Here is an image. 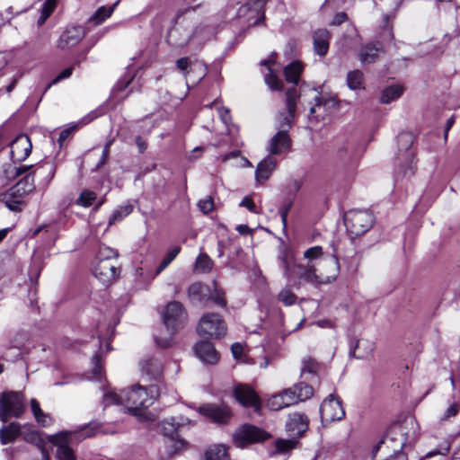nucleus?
Wrapping results in <instances>:
<instances>
[{"instance_id": "1", "label": "nucleus", "mask_w": 460, "mask_h": 460, "mask_svg": "<svg viewBox=\"0 0 460 460\" xmlns=\"http://www.w3.org/2000/svg\"><path fill=\"white\" fill-rule=\"evenodd\" d=\"M160 395V389L156 385L144 387L136 385L128 390H122L119 394L108 392L103 395V404L107 407L111 404L125 405L127 411L139 419H146V409L153 405Z\"/></svg>"}, {"instance_id": "2", "label": "nucleus", "mask_w": 460, "mask_h": 460, "mask_svg": "<svg viewBox=\"0 0 460 460\" xmlns=\"http://www.w3.org/2000/svg\"><path fill=\"white\" fill-rule=\"evenodd\" d=\"M99 429V423L91 421L76 429L61 431L53 436L51 442L57 447L58 458L59 460H76L70 445L95 436Z\"/></svg>"}, {"instance_id": "3", "label": "nucleus", "mask_w": 460, "mask_h": 460, "mask_svg": "<svg viewBox=\"0 0 460 460\" xmlns=\"http://www.w3.org/2000/svg\"><path fill=\"white\" fill-rule=\"evenodd\" d=\"M163 321L168 332V337H155L156 344L161 348H168L172 343V336L181 328L187 321V313L181 303L170 302L163 314Z\"/></svg>"}, {"instance_id": "4", "label": "nucleus", "mask_w": 460, "mask_h": 460, "mask_svg": "<svg viewBox=\"0 0 460 460\" xmlns=\"http://www.w3.org/2000/svg\"><path fill=\"white\" fill-rule=\"evenodd\" d=\"M27 410L24 394L18 391L0 393V421L6 423L10 419H19Z\"/></svg>"}, {"instance_id": "5", "label": "nucleus", "mask_w": 460, "mask_h": 460, "mask_svg": "<svg viewBox=\"0 0 460 460\" xmlns=\"http://www.w3.org/2000/svg\"><path fill=\"white\" fill-rule=\"evenodd\" d=\"M344 221L349 234L359 236L372 227L375 218L367 209H352L345 214Z\"/></svg>"}, {"instance_id": "6", "label": "nucleus", "mask_w": 460, "mask_h": 460, "mask_svg": "<svg viewBox=\"0 0 460 460\" xmlns=\"http://www.w3.org/2000/svg\"><path fill=\"white\" fill-rule=\"evenodd\" d=\"M413 139V135L410 132H402L398 136L396 164L403 174L412 173L415 168L414 151L411 147Z\"/></svg>"}, {"instance_id": "7", "label": "nucleus", "mask_w": 460, "mask_h": 460, "mask_svg": "<svg viewBox=\"0 0 460 460\" xmlns=\"http://www.w3.org/2000/svg\"><path fill=\"white\" fill-rule=\"evenodd\" d=\"M197 332L203 338L218 339L226 334V325L218 314L207 313L200 318Z\"/></svg>"}, {"instance_id": "8", "label": "nucleus", "mask_w": 460, "mask_h": 460, "mask_svg": "<svg viewBox=\"0 0 460 460\" xmlns=\"http://www.w3.org/2000/svg\"><path fill=\"white\" fill-rule=\"evenodd\" d=\"M299 98V94L295 86L288 89L286 93V108L285 111H280L277 115V128L278 131L285 130V132L289 131L292 128V120L295 117L296 111V102Z\"/></svg>"}, {"instance_id": "9", "label": "nucleus", "mask_w": 460, "mask_h": 460, "mask_svg": "<svg viewBox=\"0 0 460 460\" xmlns=\"http://www.w3.org/2000/svg\"><path fill=\"white\" fill-rule=\"evenodd\" d=\"M320 417L323 424L341 420L345 417L341 400L331 394L320 406Z\"/></svg>"}, {"instance_id": "10", "label": "nucleus", "mask_w": 460, "mask_h": 460, "mask_svg": "<svg viewBox=\"0 0 460 460\" xmlns=\"http://www.w3.org/2000/svg\"><path fill=\"white\" fill-rule=\"evenodd\" d=\"M269 434L256 426L245 424L234 434V441L239 447H244L251 443L262 442Z\"/></svg>"}, {"instance_id": "11", "label": "nucleus", "mask_w": 460, "mask_h": 460, "mask_svg": "<svg viewBox=\"0 0 460 460\" xmlns=\"http://www.w3.org/2000/svg\"><path fill=\"white\" fill-rule=\"evenodd\" d=\"M161 429L163 434L168 438L166 441V454L168 456H172L185 447L186 442L175 438L178 423L175 422L174 418L164 420L161 423Z\"/></svg>"}, {"instance_id": "12", "label": "nucleus", "mask_w": 460, "mask_h": 460, "mask_svg": "<svg viewBox=\"0 0 460 460\" xmlns=\"http://www.w3.org/2000/svg\"><path fill=\"white\" fill-rule=\"evenodd\" d=\"M11 157L13 163H21L31 155L32 145L27 135L17 136L11 143Z\"/></svg>"}, {"instance_id": "13", "label": "nucleus", "mask_w": 460, "mask_h": 460, "mask_svg": "<svg viewBox=\"0 0 460 460\" xmlns=\"http://www.w3.org/2000/svg\"><path fill=\"white\" fill-rule=\"evenodd\" d=\"M119 270L113 261H98L93 269L95 278L103 285L111 284L119 276Z\"/></svg>"}, {"instance_id": "14", "label": "nucleus", "mask_w": 460, "mask_h": 460, "mask_svg": "<svg viewBox=\"0 0 460 460\" xmlns=\"http://www.w3.org/2000/svg\"><path fill=\"white\" fill-rule=\"evenodd\" d=\"M85 36V31L82 26L67 27L60 35L57 46L61 50H67L75 47Z\"/></svg>"}, {"instance_id": "15", "label": "nucleus", "mask_w": 460, "mask_h": 460, "mask_svg": "<svg viewBox=\"0 0 460 460\" xmlns=\"http://www.w3.org/2000/svg\"><path fill=\"white\" fill-rule=\"evenodd\" d=\"M199 411L201 415L219 424L226 423L231 417V411L226 405L207 403L200 406Z\"/></svg>"}, {"instance_id": "16", "label": "nucleus", "mask_w": 460, "mask_h": 460, "mask_svg": "<svg viewBox=\"0 0 460 460\" xmlns=\"http://www.w3.org/2000/svg\"><path fill=\"white\" fill-rule=\"evenodd\" d=\"M234 395L236 401L244 407H252L259 411L261 402L255 391L247 385H238L234 389Z\"/></svg>"}, {"instance_id": "17", "label": "nucleus", "mask_w": 460, "mask_h": 460, "mask_svg": "<svg viewBox=\"0 0 460 460\" xmlns=\"http://www.w3.org/2000/svg\"><path fill=\"white\" fill-rule=\"evenodd\" d=\"M309 425L307 416L301 412H294L288 415L286 422V431L290 438H300L306 431Z\"/></svg>"}, {"instance_id": "18", "label": "nucleus", "mask_w": 460, "mask_h": 460, "mask_svg": "<svg viewBox=\"0 0 460 460\" xmlns=\"http://www.w3.org/2000/svg\"><path fill=\"white\" fill-rule=\"evenodd\" d=\"M298 402L296 390L292 387L272 395L268 401V406L272 411H279Z\"/></svg>"}, {"instance_id": "19", "label": "nucleus", "mask_w": 460, "mask_h": 460, "mask_svg": "<svg viewBox=\"0 0 460 460\" xmlns=\"http://www.w3.org/2000/svg\"><path fill=\"white\" fill-rule=\"evenodd\" d=\"M57 171V164L54 161H43L34 165L33 171L31 172L33 178L40 180V185L47 188L53 180Z\"/></svg>"}, {"instance_id": "20", "label": "nucleus", "mask_w": 460, "mask_h": 460, "mask_svg": "<svg viewBox=\"0 0 460 460\" xmlns=\"http://www.w3.org/2000/svg\"><path fill=\"white\" fill-rule=\"evenodd\" d=\"M292 140L288 132L285 130L277 131V133L270 139L267 150L270 155H281L291 149Z\"/></svg>"}, {"instance_id": "21", "label": "nucleus", "mask_w": 460, "mask_h": 460, "mask_svg": "<svg viewBox=\"0 0 460 460\" xmlns=\"http://www.w3.org/2000/svg\"><path fill=\"white\" fill-rule=\"evenodd\" d=\"M1 201L13 212H21L26 206V196L22 191H17L11 187L5 193L2 194Z\"/></svg>"}, {"instance_id": "22", "label": "nucleus", "mask_w": 460, "mask_h": 460, "mask_svg": "<svg viewBox=\"0 0 460 460\" xmlns=\"http://www.w3.org/2000/svg\"><path fill=\"white\" fill-rule=\"evenodd\" d=\"M196 356L204 363L215 364L219 359V355L214 345L209 341H199L194 347Z\"/></svg>"}, {"instance_id": "23", "label": "nucleus", "mask_w": 460, "mask_h": 460, "mask_svg": "<svg viewBox=\"0 0 460 460\" xmlns=\"http://www.w3.org/2000/svg\"><path fill=\"white\" fill-rule=\"evenodd\" d=\"M331 33L326 29H318L313 33L314 51L320 57H324L330 48Z\"/></svg>"}, {"instance_id": "24", "label": "nucleus", "mask_w": 460, "mask_h": 460, "mask_svg": "<svg viewBox=\"0 0 460 460\" xmlns=\"http://www.w3.org/2000/svg\"><path fill=\"white\" fill-rule=\"evenodd\" d=\"M382 49V45L377 43H367L364 45L358 54L360 62L363 65L372 64L378 58V53Z\"/></svg>"}, {"instance_id": "25", "label": "nucleus", "mask_w": 460, "mask_h": 460, "mask_svg": "<svg viewBox=\"0 0 460 460\" xmlns=\"http://www.w3.org/2000/svg\"><path fill=\"white\" fill-rule=\"evenodd\" d=\"M21 424L17 421L3 425L0 429V443L2 445H7L14 442L21 435Z\"/></svg>"}, {"instance_id": "26", "label": "nucleus", "mask_w": 460, "mask_h": 460, "mask_svg": "<svg viewBox=\"0 0 460 460\" xmlns=\"http://www.w3.org/2000/svg\"><path fill=\"white\" fill-rule=\"evenodd\" d=\"M276 167V160L267 156L261 161L256 168L255 178L257 181L262 182L268 180Z\"/></svg>"}, {"instance_id": "27", "label": "nucleus", "mask_w": 460, "mask_h": 460, "mask_svg": "<svg viewBox=\"0 0 460 460\" xmlns=\"http://www.w3.org/2000/svg\"><path fill=\"white\" fill-rule=\"evenodd\" d=\"M142 374L150 379L157 380L163 373V366L160 361L155 358H148L141 364Z\"/></svg>"}, {"instance_id": "28", "label": "nucleus", "mask_w": 460, "mask_h": 460, "mask_svg": "<svg viewBox=\"0 0 460 460\" xmlns=\"http://www.w3.org/2000/svg\"><path fill=\"white\" fill-rule=\"evenodd\" d=\"M188 295L193 303H203L208 295V288L199 282H195L189 287Z\"/></svg>"}, {"instance_id": "29", "label": "nucleus", "mask_w": 460, "mask_h": 460, "mask_svg": "<svg viewBox=\"0 0 460 460\" xmlns=\"http://www.w3.org/2000/svg\"><path fill=\"white\" fill-rule=\"evenodd\" d=\"M347 85L352 91L364 90L365 81L362 71L356 69L347 74Z\"/></svg>"}, {"instance_id": "30", "label": "nucleus", "mask_w": 460, "mask_h": 460, "mask_svg": "<svg viewBox=\"0 0 460 460\" xmlns=\"http://www.w3.org/2000/svg\"><path fill=\"white\" fill-rule=\"evenodd\" d=\"M303 66L299 61H293L284 68V75L288 83L297 84Z\"/></svg>"}, {"instance_id": "31", "label": "nucleus", "mask_w": 460, "mask_h": 460, "mask_svg": "<svg viewBox=\"0 0 460 460\" xmlns=\"http://www.w3.org/2000/svg\"><path fill=\"white\" fill-rule=\"evenodd\" d=\"M403 93V88L398 84H393L385 87L380 96V102L388 104L398 99Z\"/></svg>"}, {"instance_id": "32", "label": "nucleus", "mask_w": 460, "mask_h": 460, "mask_svg": "<svg viewBox=\"0 0 460 460\" xmlns=\"http://www.w3.org/2000/svg\"><path fill=\"white\" fill-rule=\"evenodd\" d=\"M31 411L34 415L36 421L42 427H47L51 423V418L49 414L45 413L36 399H31L30 402Z\"/></svg>"}, {"instance_id": "33", "label": "nucleus", "mask_w": 460, "mask_h": 460, "mask_svg": "<svg viewBox=\"0 0 460 460\" xmlns=\"http://www.w3.org/2000/svg\"><path fill=\"white\" fill-rule=\"evenodd\" d=\"M118 2L108 7H99L95 11V13L90 17L89 22H93L94 25H99L102 23L106 19H108L112 14Z\"/></svg>"}, {"instance_id": "34", "label": "nucleus", "mask_w": 460, "mask_h": 460, "mask_svg": "<svg viewBox=\"0 0 460 460\" xmlns=\"http://www.w3.org/2000/svg\"><path fill=\"white\" fill-rule=\"evenodd\" d=\"M206 460H229L227 448L224 445H214L205 453Z\"/></svg>"}, {"instance_id": "35", "label": "nucleus", "mask_w": 460, "mask_h": 460, "mask_svg": "<svg viewBox=\"0 0 460 460\" xmlns=\"http://www.w3.org/2000/svg\"><path fill=\"white\" fill-rule=\"evenodd\" d=\"M296 271L299 279L302 280H305L309 283H314L317 280V275L315 274V269L314 265H297L296 267Z\"/></svg>"}, {"instance_id": "36", "label": "nucleus", "mask_w": 460, "mask_h": 460, "mask_svg": "<svg viewBox=\"0 0 460 460\" xmlns=\"http://www.w3.org/2000/svg\"><path fill=\"white\" fill-rule=\"evenodd\" d=\"M13 187H14L17 191H22V194H24V196L27 197V195L32 192L35 189L32 174L29 172Z\"/></svg>"}, {"instance_id": "37", "label": "nucleus", "mask_w": 460, "mask_h": 460, "mask_svg": "<svg viewBox=\"0 0 460 460\" xmlns=\"http://www.w3.org/2000/svg\"><path fill=\"white\" fill-rule=\"evenodd\" d=\"M264 82L272 91H281L283 89V83L278 77L272 67L267 68V73L264 74Z\"/></svg>"}, {"instance_id": "38", "label": "nucleus", "mask_w": 460, "mask_h": 460, "mask_svg": "<svg viewBox=\"0 0 460 460\" xmlns=\"http://www.w3.org/2000/svg\"><path fill=\"white\" fill-rule=\"evenodd\" d=\"M57 6V0H46L40 8V16L38 19V25L41 26L51 15Z\"/></svg>"}, {"instance_id": "39", "label": "nucleus", "mask_w": 460, "mask_h": 460, "mask_svg": "<svg viewBox=\"0 0 460 460\" xmlns=\"http://www.w3.org/2000/svg\"><path fill=\"white\" fill-rule=\"evenodd\" d=\"M96 199L97 195L94 191L90 190H84L75 200V204L83 208H88L93 204Z\"/></svg>"}, {"instance_id": "40", "label": "nucleus", "mask_w": 460, "mask_h": 460, "mask_svg": "<svg viewBox=\"0 0 460 460\" xmlns=\"http://www.w3.org/2000/svg\"><path fill=\"white\" fill-rule=\"evenodd\" d=\"M293 388L296 390L298 402L305 401L314 394L313 387L305 383H298Z\"/></svg>"}, {"instance_id": "41", "label": "nucleus", "mask_w": 460, "mask_h": 460, "mask_svg": "<svg viewBox=\"0 0 460 460\" xmlns=\"http://www.w3.org/2000/svg\"><path fill=\"white\" fill-rule=\"evenodd\" d=\"M213 261L206 253H200L195 262V268L200 272H209L213 268Z\"/></svg>"}, {"instance_id": "42", "label": "nucleus", "mask_w": 460, "mask_h": 460, "mask_svg": "<svg viewBox=\"0 0 460 460\" xmlns=\"http://www.w3.org/2000/svg\"><path fill=\"white\" fill-rule=\"evenodd\" d=\"M180 252V247H174L173 249H172L160 262L153 278L159 275L163 270H164L169 266V264L176 258Z\"/></svg>"}, {"instance_id": "43", "label": "nucleus", "mask_w": 460, "mask_h": 460, "mask_svg": "<svg viewBox=\"0 0 460 460\" xmlns=\"http://www.w3.org/2000/svg\"><path fill=\"white\" fill-rule=\"evenodd\" d=\"M297 438H290L289 439H278L275 442L276 451L278 453H286L296 447Z\"/></svg>"}, {"instance_id": "44", "label": "nucleus", "mask_w": 460, "mask_h": 460, "mask_svg": "<svg viewBox=\"0 0 460 460\" xmlns=\"http://www.w3.org/2000/svg\"><path fill=\"white\" fill-rule=\"evenodd\" d=\"M296 296L289 288L282 289L278 295L279 301L286 306L294 305L296 302Z\"/></svg>"}, {"instance_id": "45", "label": "nucleus", "mask_w": 460, "mask_h": 460, "mask_svg": "<svg viewBox=\"0 0 460 460\" xmlns=\"http://www.w3.org/2000/svg\"><path fill=\"white\" fill-rule=\"evenodd\" d=\"M119 256V253L116 250L110 248L105 245H102L99 248L98 254H97V260L102 261V260H110L112 261L113 259H116Z\"/></svg>"}, {"instance_id": "46", "label": "nucleus", "mask_w": 460, "mask_h": 460, "mask_svg": "<svg viewBox=\"0 0 460 460\" xmlns=\"http://www.w3.org/2000/svg\"><path fill=\"white\" fill-rule=\"evenodd\" d=\"M278 260L279 261V267L283 270L284 276L287 277L288 279H290L291 272L287 252L285 251L281 252L278 256Z\"/></svg>"}, {"instance_id": "47", "label": "nucleus", "mask_w": 460, "mask_h": 460, "mask_svg": "<svg viewBox=\"0 0 460 460\" xmlns=\"http://www.w3.org/2000/svg\"><path fill=\"white\" fill-rule=\"evenodd\" d=\"M314 101L316 102V106L323 105L327 110L338 109V106H339V101L335 97H330V98L323 100L321 97L316 96L314 98Z\"/></svg>"}, {"instance_id": "48", "label": "nucleus", "mask_w": 460, "mask_h": 460, "mask_svg": "<svg viewBox=\"0 0 460 460\" xmlns=\"http://www.w3.org/2000/svg\"><path fill=\"white\" fill-rule=\"evenodd\" d=\"M319 368V364L312 358L303 360L302 375L305 373L315 374Z\"/></svg>"}, {"instance_id": "49", "label": "nucleus", "mask_w": 460, "mask_h": 460, "mask_svg": "<svg viewBox=\"0 0 460 460\" xmlns=\"http://www.w3.org/2000/svg\"><path fill=\"white\" fill-rule=\"evenodd\" d=\"M73 70H74V66H68L66 68H65L61 73H59L53 80L51 83H49L47 86H46V89L45 91H47L48 89H49L53 84H58V82L62 81V80H65L66 78H69L72 74H73Z\"/></svg>"}, {"instance_id": "50", "label": "nucleus", "mask_w": 460, "mask_h": 460, "mask_svg": "<svg viewBox=\"0 0 460 460\" xmlns=\"http://www.w3.org/2000/svg\"><path fill=\"white\" fill-rule=\"evenodd\" d=\"M177 68L182 72L185 77L188 76L190 70H192L191 62L189 58H181L176 60Z\"/></svg>"}, {"instance_id": "51", "label": "nucleus", "mask_w": 460, "mask_h": 460, "mask_svg": "<svg viewBox=\"0 0 460 460\" xmlns=\"http://www.w3.org/2000/svg\"><path fill=\"white\" fill-rule=\"evenodd\" d=\"M268 0H251V2L248 4L250 5L249 8H252L254 9L256 12L258 13H261V17L258 18L254 22H253V25H257L259 23V22L261 20V19H264V12H263V6L265 4V3L267 2Z\"/></svg>"}, {"instance_id": "52", "label": "nucleus", "mask_w": 460, "mask_h": 460, "mask_svg": "<svg viewBox=\"0 0 460 460\" xmlns=\"http://www.w3.org/2000/svg\"><path fill=\"white\" fill-rule=\"evenodd\" d=\"M198 207L204 214H208L214 209V201L211 197H207L198 202Z\"/></svg>"}, {"instance_id": "53", "label": "nucleus", "mask_w": 460, "mask_h": 460, "mask_svg": "<svg viewBox=\"0 0 460 460\" xmlns=\"http://www.w3.org/2000/svg\"><path fill=\"white\" fill-rule=\"evenodd\" d=\"M322 255H323V248L318 245L307 249L304 253L305 258H306L308 260L318 259Z\"/></svg>"}, {"instance_id": "54", "label": "nucleus", "mask_w": 460, "mask_h": 460, "mask_svg": "<svg viewBox=\"0 0 460 460\" xmlns=\"http://www.w3.org/2000/svg\"><path fill=\"white\" fill-rule=\"evenodd\" d=\"M459 411V404L456 402L452 403L449 405V407L446 410L444 415L441 417V420H448L451 417H455Z\"/></svg>"}, {"instance_id": "55", "label": "nucleus", "mask_w": 460, "mask_h": 460, "mask_svg": "<svg viewBox=\"0 0 460 460\" xmlns=\"http://www.w3.org/2000/svg\"><path fill=\"white\" fill-rule=\"evenodd\" d=\"M450 447L448 444H445L444 446L439 447L435 450L429 451L426 454L427 458H431L437 455L446 456L448 454Z\"/></svg>"}, {"instance_id": "56", "label": "nucleus", "mask_w": 460, "mask_h": 460, "mask_svg": "<svg viewBox=\"0 0 460 460\" xmlns=\"http://www.w3.org/2000/svg\"><path fill=\"white\" fill-rule=\"evenodd\" d=\"M75 129L76 127L74 126L71 128H65L59 133L58 142L60 146H62L63 143L73 134V132L75 131Z\"/></svg>"}, {"instance_id": "57", "label": "nucleus", "mask_w": 460, "mask_h": 460, "mask_svg": "<svg viewBox=\"0 0 460 460\" xmlns=\"http://www.w3.org/2000/svg\"><path fill=\"white\" fill-rule=\"evenodd\" d=\"M347 20H348L347 13L344 12H340L334 15V17L331 22V25L337 26V25L343 23Z\"/></svg>"}, {"instance_id": "58", "label": "nucleus", "mask_w": 460, "mask_h": 460, "mask_svg": "<svg viewBox=\"0 0 460 460\" xmlns=\"http://www.w3.org/2000/svg\"><path fill=\"white\" fill-rule=\"evenodd\" d=\"M94 367L93 368V374L97 377L100 378L102 376V366L100 362V357L98 355H95L94 358Z\"/></svg>"}, {"instance_id": "59", "label": "nucleus", "mask_w": 460, "mask_h": 460, "mask_svg": "<svg viewBox=\"0 0 460 460\" xmlns=\"http://www.w3.org/2000/svg\"><path fill=\"white\" fill-rule=\"evenodd\" d=\"M240 206L246 208L251 212H256L255 211V204H254L252 199L250 197H244L243 199L241 201Z\"/></svg>"}, {"instance_id": "60", "label": "nucleus", "mask_w": 460, "mask_h": 460, "mask_svg": "<svg viewBox=\"0 0 460 460\" xmlns=\"http://www.w3.org/2000/svg\"><path fill=\"white\" fill-rule=\"evenodd\" d=\"M111 145V141H109L104 146L103 150H102V157H101L100 162L98 164L99 166L104 164L106 163V161L108 160L109 154H110Z\"/></svg>"}, {"instance_id": "61", "label": "nucleus", "mask_w": 460, "mask_h": 460, "mask_svg": "<svg viewBox=\"0 0 460 460\" xmlns=\"http://www.w3.org/2000/svg\"><path fill=\"white\" fill-rule=\"evenodd\" d=\"M231 351L235 358H239L243 351V347L241 343L235 342L231 347Z\"/></svg>"}, {"instance_id": "62", "label": "nucleus", "mask_w": 460, "mask_h": 460, "mask_svg": "<svg viewBox=\"0 0 460 460\" xmlns=\"http://www.w3.org/2000/svg\"><path fill=\"white\" fill-rule=\"evenodd\" d=\"M124 217L121 215L119 209H116L112 212L109 218V226H112L113 224L121 221Z\"/></svg>"}, {"instance_id": "63", "label": "nucleus", "mask_w": 460, "mask_h": 460, "mask_svg": "<svg viewBox=\"0 0 460 460\" xmlns=\"http://www.w3.org/2000/svg\"><path fill=\"white\" fill-rule=\"evenodd\" d=\"M276 58L277 53L272 52L267 59L261 60L260 65L266 66L267 68H269V66L272 67V65L276 62Z\"/></svg>"}, {"instance_id": "64", "label": "nucleus", "mask_w": 460, "mask_h": 460, "mask_svg": "<svg viewBox=\"0 0 460 460\" xmlns=\"http://www.w3.org/2000/svg\"><path fill=\"white\" fill-rule=\"evenodd\" d=\"M135 143L138 148L139 153L141 154L144 153L147 148V143L141 136H137L136 137Z\"/></svg>"}]
</instances>
